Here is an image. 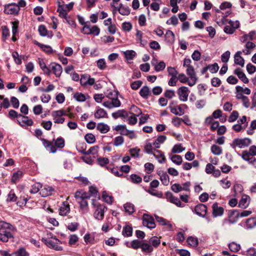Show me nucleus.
Instances as JSON below:
<instances>
[{
  "mask_svg": "<svg viewBox=\"0 0 256 256\" xmlns=\"http://www.w3.org/2000/svg\"><path fill=\"white\" fill-rule=\"evenodd\" d=\"M130 181L134 184H138L142 180V178L136 174H132L130 176Z\"/></svg>",
  "mask_w": 256,
  "mask_h": 256,
  "instance_id": "57",
  "label": "nucleus"
},
{
  "mask_svg": "<svg viewBox=\"0 0 256 256\" xmlns=\"http://www.w3.org/2000/svg\"><path fill=\"white\" fill-rule=\"evenodd\" d=\"M74 98L78 102H83L86 100V96L82 93L76 92L74 94Z\"/></svg>",
  "mask_w": 256,
  "mask_h": 256,
  "instance_id": "58",
  "label": "nucleus"
},
{
  "mask_svg": "<svg viewBox=\"0 0 256 256\" xmlns=\"http://www.w3.org/2000/svg\"><path fill=\"white\" fill-rule=\"evenodd\" d=\"M154 150L156 149L153 148L152 144L150 142L146 143L144 146V151L147 154H152Z\"/></svg>",
  "mask_w": 256,
  "mask_h": 256,
  "instance_id": "59",
  "label": "nucleus"
},
{
  "mask_svg": "<svg viewBox=\"0 0 256 256\" xmlns=\"http://www.w3.org/2000/svg\"><path fill=\"white\" fill-rule=\"evenodd\" d=\"M242 52L238 51L234 54V63L236 64L240 65V66L243 67L244 64V60L241 56V54Z\"/></svg>",
  "mask_w": 256,
  "mask_h": 256,
  "instance_id": "27",
  "label": "nucleus"
},
{
  "mask_svg": "<svg viewBox=\"0 0 256 256\" xmlns=\"http://www.w3.org/2000/svg\"><path fill=\"white\" fill-rule=\"evenodd\" d=\"M168 74L172 77H177L178 72L174 67L169 66L167 68Z\"/></svg>",
  "mask_w": 256,
  "mask_h": 256,
  "instance_id": "61",
  "label": "nucleus"
},
{
  "mask_svg": "<svg viewBox=\"0 0 256 256\" xmlns=\"http://www.w3.org/2000/svg\"><path fill=\"white\" fill-rule=\"evenodd\" d=\"M212 216L214 218L222 216L224 212V209L222 206H219L217 203L212 204Z\"/></svg>",
  "mask_w": 256,
  "mask_h": 256,
  "instance_id": "20",
  "label": "nucleus"
},
{
  "mask_svg": "<svg viewBox=\"0 0 256 256\" xmlns=\"http://www.w3.org/2000/svg\"><path fill=\"white\" fill-rule=\"evenodd\" d=\"M132 234V228L131 226L128 225H126L124 226L122 235L124 237H130Z\"/></svg>",
  "mask_w": 256,
  "mask_h": 256,
  "instance_id": "35",
  "label": "nucleus"
},
{
  "mask_svg": "<svg viewBox=\"0 0 256 256\" xmlns=\"http://www.w3.org/2000/svg\"><path fill=\"white\" fill-rule=\"evenodd\" d=\"M4 8V12L6 14L18 15L20 10L14 2L5 4Z\"/></svg>",
  "mask_w": 256,
  "mask_h": 256,
  "instance_id": "6",
  "label": "nucleus"
},
{
  "mask_svg": "<svg viewBox=\"0 0 256 256\" xmlns=\"http://www.w3.org/2000/svg\"><path fill=\"white\" fill-rule=\"evenodd\" d=\"M42 241L50 248L58 251L62 250V248L60 246L61 244V242L56 238V236L54 238L51 237L50 238H42Z\"/></svg>",
  "mask_w": 256,
  "mask_h": 256,
  "instance_id": "4",
  "label": "nucleus"
},
{
  "mask_svg": "<svg viewBox=\"0 0 256 256\" xmlns=\"http://www.w3.org/2000/svg\"><path fill=\"white\" fill-rule=\"evenodd\" d=\"M50 68L56 77H60L62 74V68L60 64L53 63L51 64Z\"/></svg>",
  "mask_w": 256,
  "mask_h": 256,
  "instance_id": "24",
  "label": "nucleus"
},
{
  "mask_svg": "<svg viewBox=\"0 0 256 256\" xmlns=\"http://www.w3.org/2000/svg\"><path fill=\"white\" fill-rule=\"evenodd\" d=\"M130 155L134 158H138L139 157V153L140 152V149L137 148H130L129 150Z\"/></svg>",
  "mask_w": 256,
  "mask_h": 256,
  "instance_id": "60",
  "label": "nucleus"
},
{
  "mask_svg": "<svg viewBox=\"0 0 256 256\" xmlns=\"http://www.w3.org/2000/svg\"><path fill=\"white\" fill-rule=\"evenodd\" d=\"M144 168L146 172L150 174L154 170V166L152 163L147 162L144 164Z\"/></svg>",
  "mask_w": 256,
  "mask_h": 256,
  "instance_id": "64",
  "label": "nucleus"
},
{
  "mask_svg": "<svg viewBox=\"0 0 256 256\" xmlns=\"http://www.w3.org/2000/svg\"><path fill=\"white\" fill-rule=\"evenodd\" d=\"M184 150L185 148L182 146V144H176L173 146L172 150V152L174 154H179L182 152Z\"/></svg>",
  "mask_w": 256,
  "mask_h": 256,
  "instance_id": "48",
  "label": "nucleus"
},
{
  "mask_svg": "<svg viewBox=\"0 0 256 256\" xmlns=\"http://www.w3.org/2000/svg\"><path fill=\"white\" fill-rule=\"evenodd\" d=\"M142 224L150 229L154 228L156 224L152 217L148 214H144L142 218Z\"/></svg>",
  "mask_w": 256,
  "mask_h": 256,
  "instance_id": "12",
  "label": "nucleus"
},
{
  "mask_svg": "<svg viewBox=\"0 0 256 256\" xmlns=\"http://www.w3.org/2000/svg\"><path fill=\"white\" fill-rule=\"evenodd\" d=\"M85 140L88 144H93L96 141L95 136L92 134H87L84 136Z\"/></svg>",
  "mask_w": 256,
  "mask_h": 256,
  "instance_id": "55",
  "label": "nucleus"
},
{
  "mask_svg": "<svg viewBox=\"0 0 256 256\" xmlns=\"http://www.w3.org/2000/svg\"><path fill=\"white\" fill-rule=\"evenodd\" d=\"M124 54L127 60H132L136 56V54L133 50H128L124 52Z\"/></svg>",
  "mask_w": 256,
  "mask_h": 256,
  "instance_id": "42",
  "label": "nucleus"
},
{
  "mask_svg": "<svg viewBox=\"0 0 256 256\" xmlns=\"http://www.w3.org/2000/svg\"><path fill=\"white\" fill-rule=\"evenodd\" d=\"M234 74L238 77V78L244 84L248 82V80L246 74L242 71L240 68H236L234 72Z\"/></svg>",
  "mask_w": 256,
  "mask_h": 256,
  "instance_id": "28",
  "label": "nucleus"
},
{
  "mask_svg": "<svg viewBox=\"0 0 256 256\" xmlns=\"http://www.w3.org/2000/svg\"><path fill=\"white\" fill-rule=\"evenodd\" d=\"M165 38L168 43L172 44L174 42V34L172 31L168 30L165 34Z\"/></svg>",
  "mask_w": 256,
  "mask_h": 256,
  "instance_id": "36",
  "label": "nucleus"
},
{
  "mask_svg": "<svg viewBox=\"0 0 256 256\" xmlns=\"http://www.w3.org/2000/svg\"><path fill=\"white\" fill-rule=\"evenodd\" d=\"M17 122L22 126H31L33 124V121L32 119L29 118L28 116L21 115L19 116Z\"/></svg>",
  "mask_w": 256,
  "mask_h": 256,
  "instance_id": "15",
  "label": "nucleus"
},
{
  "mask_svg": "<svg viewBox=\"0 0 256 256\" xmlns=\"http://www.w3.org/2000/svg\"><path fill=\"white\" fill-rule=\"evenodd\" d=\"M166 196L167 200L175 204L178 207H184V204H182L180 200L176 197H175L170 192H166Z\"/></svg>",
  "mask_w": 256,
  "mask_h": 256,
  "instance_id": "14",
  "label": "nucleus"
},
{
  "mask_svg": "<svg viewBox=\"0 0 256 256\" xmlns=\"http://www.w3.org/2000/svg\"><path fill=\"white\" fill-rule=\"evenodd\" d=\"M112 115L115 119L118 118H126L128 117V114L127 112L124 110H118V111L113 112Z\"/></svg>",
  "mask_w": 256,
  "mask_h": 256,
  "instance_id": "31",
  "label": "nucleus"
},
{
  "mask_svg": "<svg viewBox=\"0 0 256 256\" xmlns=\"http://www.w3.org/2000/svg\"><path fill=\"white\" fill-rule=\"evenodd\" d=\"M190 91L186 86H181L178 88L177 93L178 96L179 100L182 102H186Z\"/></svg>",
  "mask_w": 256,
  "mask_h": 256,
  "instance_id": "8",
  "label": "nucleus"
},
{
  "mask_svg": "<svg viewBox=\"0 0 256 256\" xmlns=\"http://www.w3.org/2000/svg\"><path fill=\"white\" fill-rule=\"evenodd\" d=\"M140 248L143 252L146 253H150L154 250L150 244L144 242H142Z\"/></svg>",
  "mask_w": 256,
  "mask_h": 256,
  "instance_id": "40",
  "label": "nucleus"
},
{
  "mask_svg": "<svg viewBox=\"0 0 256 256\" xmlns=\"http://www.w3.org/2000/svg\"><path fill=\"white\" fill-rule=\"evenodd\" d=\"M211 151L215 155H220L222 153V148L217 145L213 144L211 146Z\"/></svg>",
  "mask_w": 256,
  "mask_h": 256,
  "instance_id": "51",
  "label": "nucleus"
},
{
  "mask_svg": "<svg viewBox=\"0 0 256 256\" xmlns=\"http://www.w3.org/2000/svg\"><path fill=\"white\" fill-rule=\"evenodd\" d=\"M102 198L108 204H110L112 202L113 198L108 195L106 192H104L102 194Z\"/></svg>",
  "mask_w": 256,
  "mask_h": 256,
  "instance_id": "63",
  "label": "nucleus"
},
{
  "mask_svg": "<svg viewBox=\"0 0 256 256\" xmlns=\"http://www.w3.org/2000/svg\"><path fill=\"white\" fill-rule=\"evenodd\" d=\"M142 241H140L138 240H134L131 242V248H132L134 250H137L139 248H141V245L142 244Z\"/></svg>",
  "mask_w": 256,
  "mask_h": 256,
  "instance_id": "54",
  "label": "nucleus"
},
{
  "mask_svg": "<svg viewBox=\"0 0 256 256\" xmlns=\"http://www.w3.org/2000/svg\"><path fill=\"white\" fill-rule=\"evenodd\" d=\"M187 242L189 245L195 247L198 244V240L196 238L189 236L187 239Z\"/></svg>",
  "mask_w": 256,
  "mask_h": 256,
  "instance_id": "50",
  "label": "nucleus"
},
{
  "mask_svg": "<svg viewBox=\"0 0 256 256\" xmlns=\"http://www.w3.org/2000/svg\"><path fill=\"white\" fill-rule=\"evenodd\" d=\"M228 248L231 252H236L239 251L240 249V245L235 242H232L228 244Z\"/></svg>",
  "mask_w": 256,
  "mask_h": 256,
  "instance_id": "45",
  "label": "nucleus"
},
{
  "mask_svg": "<svg viewBox=\"0 0 256 256\" xmlns=\"http://www.w3.org/2000/svg\"><path fill=\"white\" fill-rule=\"evenodd\" d=\"M92 204L96 210L94 213V218L98 220H102L104 219V212L106 210V207L104 205L100 204L96 200H92Z\"/></svg>",
  "mask_w": 256,
  "mask_h": 256,
  "instance_id": "3",
  "label": "nucleus"
},
{
  "mask_svg": "<svg viewBox=\"0 0 256 256\" xmlns=\"http://www.w3.org/2000/svg\"><path fill=\"white\" fill-rule=\"evenodd\" d=\"M16 228L10 223L4 221H0V241L7 242L9 238H13L12 232Z\"/></svg>",
  "mask_w": 256,
  "mask_h": 256,
  "instance_id": "1",
  "label": "nucleus"
},
{
  "mask_svg": "<svg viewBox=\"0 0 256 256\" xmlns=\"http://www.w3.org/2000/svg\"><path fill=\"white\" fill-rule=\"evenodd\" d=\"M78 150L84 154H92V155H95L98 153V146H92L88 150H86V144L85 143L83 142L80 144V146H76Z\"/></svg>",
  "mask_w": 256,
  "mask_h": 256,
  "instance_id": "7",
  "label": "nucleus"
},
{
  "mask_svg": "<svg viewBox=\"0 0 256 256\" xmlns=\"http://www.w3.org/2000/svg\"><path fill=\"white\" fill-rule=\"evenodd\" d=\"M228 22L230 26H224V30L226 34H232L235 30L239 27L240 23L238 21L232 22L231 20H228Z\"/></svg>",
  "mask_w": 256,
  "mask_h": 256,
  "instance_id": "13",
  "label": "nucleus"
},
{
  "mask_svg": "<svg viewBox=\"0 0 256 256\" xmlns=\"http://www.w3.org/2000/svg\"><path fill=\"white\" fill-rule=\"evenodd\" d=\"M124 208L126 212H128L129 214H130L135 212L134 206L132 203H126L124 205Z\"/></svg>",
  "mask_w": 256,
  "mask_h": 256,
  "instance_id": "44",
  "label": "nucleus"
},
{
  "mask_svg": "<svg viewBox=\"0 0 256 256\" xmlns=\"http://www.w3.org/2000/svg\"><path fill=\"white\" fill-rule=\"evenodd\" d=\"M103 106L108 108L109 109L112 108H118L120 106L121 102L118 100V97L110 99V100L104 101L102 103Z\"/></svg>",
  "mask_w": 256,
  "mask_h": 256,
  "instance_id": "9",
  "label": "nucleus"
},
{
  "mask_svg": "<svg viewBox=\"0 0 256 256\" xmlns=\"http://www.w3.org/2000/svg\"><path fill=\"white\" fill-rule=\"evenodd\" d=\"M158 174L160 176V180L164 186H168L170 183L169 176L166 172L158 171Z\"/></svg>",
  "mask_w": 256,
  "mask_h": 256,
  "instance_id": "25",
  "label": "nucleus"
},
{
  "mask_svg": "<svg viewBox=\"0 0 256 256\" xmlns=\"http://www.w3.org/2000/svg\"><path fill=\"white\" fill-rule=\"evenodd\" d=\"M38 62L39 66L42 70L43 71L44 74L50 75L51 73V70L50 68L46 66L44 60L42 58H39Z\"/></svg>",
  "mask_w": 256,
  "mask_h": 256,
  "instance_id": "30",
  "label": "nucleus"
},
{
  "mask_svg": "<svg viewBox=\"0 0 256 256\" xmlns=\"http://www.w3.org/2000/svg\"><path fill=\"white\" fill-rule=\"evenodd\" d=\"M155 218L156 221L160 224L162 226L169 225L170 226H172V225L169 224V222L164 218L158 216H155Z\"/></svg>",
  "mask_w": 256,
  "mask_h": 256,
  "instance_id": "56",
  "label": "nucleus"
},
{
  "mask_svg": "<svg viewBox=\"0 0 256 256\" xmlns=\"http://www.w3.org/2000/svg\"><path fill=\"white\" fill-rule=\"evenodd\" d=\"M139 94L143 98L148 99L151 94V90L148 86H144L141 88Z\"/></svg>",
  "mask_w": 256,
  "mask_h": 256,
  "instance_id": "26",
  "label": "nucleus"
},
{
  "mask_svg": "<svg viewBox=\"0 0 256 256\" xmlns=\"http://www.w3.org/2000/svg\"><path fill=\"white\" fill-rule=\"evenodd\" d=\"M186 72L190 78V81L188 82V84L190 86H192L196 84L198 80L193 66H192L186 68Z\"/></svg>",
  "mask_w": 256,
  "mask_h": 256,
  "instance_id": "10",
  "label": "nucleus"
},
{
  "mask_svg": "<svg viewBox=\"0 0 256 256\" xmlns=\"http://www.w3.org/2000/svg\"><path fill=\"white\" fill-rule=\"evenodd\" d=\"M80 84L83 86H92L95 82L94 78H91L89 74H84L81 76L80 80Z\"/></svg>",
  "mask_w": 256,
  "mask_h": 256,
  "instance_id": "11",
  "label": "nucleus"
},
{
  "mask_svg": "<svg viewBox=\"0 0 256 256\" xmlns=\"http://www.w3.org/2000/svg\"><path fill=\"white\" fill-rule=\"evenodd\" d=\"M35 44L38 46L42 50L48 54H52V50L51 46H50L45 45L38 42H36Z\"/></svg>",
  "mask_w": 256,
  "mask_h": 256,
  "instance_id": "39",
  "label": "nucleus"
},
{
  "mask_svg": "<svg viewBox=\"0 0 256 256\" xmlns=\"http://www.w3.org/2000/svg\"><path fill=\"white\" fill-rule=\"evenodd\" d=\"M228 218L232 221H234L235 224L238 222V216L237 214L236 210H232L228 214Z\"/></svg>",
  "mask_w": 256,
  "mask_h": 256,
  "instance_id": "46",
  "label": "nucleus"
},
{
  "mask_svg": "<svg viewBox=\"0 0 256 256\" xmlns=\"http://www.w3.org/2000/svg\"><path fill=\"white\" fill-rule=\"evenodd\" d=\"M150 244L152 246V248H156L160 244V238L157 236H152L149 240Z\"/></svg>",
  "mask_w": 256,
  "mask_h": 256,
  "instance_id": "41",
  "label": "nucleus"
},
{
  "mask_svg": "<svg viewBox=\"0 0 256 256\" xmlns=\"http://www.w3.org/2000/svg\"><path fill=\"white\" fill-rule=\"evenodd\" d=\"M256 226V220L252 218H248L246 222V227L247 229H251Z\"/></svg>",
  "mask_w": 256,
  "mask_h": 256,
  "instance_id": "47",
  "label": "nucleus"
},
{
  "mask_svg": "<svg viewBox=\"0 0 256 256\" xmlns=\"http://www.w3.org/2000/svg\"><path fill=\"white\" fill-rule=\"evenodd\" d=\"M79 194H77L76 198L78 202L80 204V208L82 210V214H86L88 212V202L86 200L82 199L80 198Z\"/></svg>",
  "mask_w": 256,
  "mask_h": 256,
  "instance_id": "16",
  "label": "nucleus"
},
{
  "mask_svg": "<svg viewBox=\"0 0 256 256\" xmlns=\"http://www.w3.org/2000/svg\"><path fill=\"white\" fill-rule=\"evenodd\" d=\"M172 113L177 116H182L184 114V111L180 106L170 107Z\"/></svg>",
  "mask_w": 256,
  "mask_h": 256,
  "instance_id": "43",
  "label": "nucleus"
},
{
  "mask_svg": "<svg viewBox=\"0 0 256 256\" xmlns=\"http://www.w3.org/2000/svg\"><path fill=\"white\" fill-rule=\"evenodd\" d=\"M96 128L102 134L107 133L110 129V126L108 124L102 122L98 124Z\"/></svg>",
  "mask_w": 256,
  "mask_h": 256,
  "instance_id": "32",
  "label": "nucleus"
},
{
  "mask_svg": "<svg viewBox=\"0 0 256 256\" xmlns=\"http://www.w3.org/2000/svg\"><path fill=\"white\" fill-rule=\"evenodd\" d=\"M55 192L54 188L49 186H45L44 188L40 190V194L42 197H46L52 195Z\"/></svg>",
  "mask_w": 256,
  "mask_h": 256,
  "instance_id": "19",
  "label": "nucleus"
},
{
  "mask_svg": "<svg viewBox=\"0 0 256 256\" xmlns=\"http://www.w3.org/2000/svg\"><path fill=\"white\" fill-rule=\"evenodd\" d=\"M134 108L135 109L134 112H137L138 114L136 115L132 114V115L131 116H128V117H127L128 118L127 120L128 122V124L130 125H134L136 124L138 122L136 116H138L140 114H142V112L139 108H138L136 106H134Z\"/></svg>",
  "mask_w": 256,
  "mask_h": 256,
  "instance_id": "21",
  "label": "nucleus"
},
{
  "mask_svg": "<svg viewBox=\"0 0 256 256\" xmlns=\"http://www.w3.org/2000/svg\"><path fill=\"white\" fill-rule=\"evenodd\" d=\"M238 112L237 111L234 110L232 112L231 114L228 118V122H232L236 121L238 117Z\"/></svg>",
  "mask_w": 256,
  "mask_h": 256,
  "instance_id": "62",
  "label": "nucleus"
},
{
  "mask_svg": "<svg viewBox=\"0 0 256 256\" xmlns=\"http://www.w3.org/2000/svg\"><path fill=\"white\" fill-rule=\"evenodd\" d=\"M166 140V136L164 135H160L158 137L156 140L153 143V146L156 148H160V144L164 143Z\"/></svg>",
  "mask_w": 256,
  "mask_h": 256,
  "instance_id": "33",
  "label": "nucleus"
},
{
  "mask_svg": "<svg viewBox=\"0 0 256 256\" xmlns=\"http://www.w3.org/2000/svg\"><path fill=\"white\" fill-rule=\"evenodd\" d=\"M42 144L46 148L50 150L52 153H55L56 152L57 148H62L64 146V140L62 137H59L54 140V146L52 143L50 142L48 140L42 138Z\"/></svg>",
  "mask_w": 256,
  "mask_h": 256,
  "instance_id": "2",
  "label": "nucleus"
},
{
  "mask_svg": "<svg viewBox=\"0 0 256 256\" xmlns=\"http://www.w3.org/2000/svg\"><path fill=\"white\" fill-rule=\"evenodd\" d=\"M70 210V206L67 202H62V206L60 207L59 210L60 214L62 216H66L69 213Z\"/></svg>",
  "mask_w": 256,
  "mask_h": 256,
  "instance_id": "29",
  "label": "nucleus"
},
{
  "mask_svg": "<svg viewBox=\"0 0 256 256\" xmlns=\"http://www.w3.org/2000/svg\"><path fill=\"white\" fill-rule=\"evenodd\" d=\"M94 117L96 118H106L107 112L103 108H98L94 113Z\"/></svg>",
  "mask_w": 256,
  "mask_h": 256,
  "instance_id": "37",
  "label": "nucleus"
},
{
  "mask_svg": "<svg viewBox=\"0 0 256 256\" xmlns=\"http://www.w3.org/2000/svg\"><path fill=\"white\" fill-rule=\"evenodd\" d=\"M251 142L250 139L248 138H237L232 140V142L230 144V146L234 149H235L236 148H244L250 146Z\"/></svg>",
  "mask_w": 256,
  "mask_h": 256,
  "instance_id": "5",
  "label": "nucleus"
},
{
  "mask_svg": "<svg viewBox=\"0 0 256 256\" xmlns=\"http://www.w3.org/2000/svg\"><path fill=\"white\" fill-rule=\"evenodd\" d=\"M23 172L21 170H18L14 172L11 179V182L14 184L18 182L20 180L22 177Z\"/></svg>",
  "mask_w": 256,
  "mask_h": 256,
  "instance_id": "34",
  "label": "nucleus"
},
{
  "mask_svg": "<svg viewBox=\"0 0 256 256\" xmlns=\"http://www.w3.org/2000/svg\"><path fill=\"white\" fill-rule=\"evenodd\" d=\"M196 214L202 218H204L207 212V206L204 204H199L194 208Z\"/></svg>",
  "mask_w": 256,
  "mask_h": 256,
  "instance_id": "17",
  "label": "nucleus"
},
{
  "mask_svg": "<svg viewBox=\"0 0 256 256\" xmlns=\"http://www.w3.org/2000/svg\"><path fill=\"white\" fill-rule=\"evenodd\" d=\"M250 199V197L248 196L246 194L242 195L239 202L238 206L242 208H246L249 205Z\"/></svg>",
  "mask_w": 256,
  "mask_h": 256,
  "instance_id": "23",
  "label": "nucleus"
},
{
  "mask_svg": "<svg viewBox=\"0 0 256 256\" xmlns=\"http://www.w3.org/2000/svg\"><path fill=\"white\" fill-rule=\"evenodd\" d=\"M42 188V185L39 182H36L32 186V188L30 190V192L32 194H36L38 191L40 190V188Z\"/></svg>",
  "mask_w": 256,
  "mask_h": 256,
  "instance_id": "49",
  "label": "nucleus"
},
{
  "mask_svg": "<svg viewBox=\"0 0 256 256\" xmlns=\"http://www.w3.org/2000/svg\"><path fill=\"white\" fill-rule=\"evenodd\" d=\"M52 114L54 118H56V117H61L63 116L66 115L67 114H66V112L64 110L62 109V110H58L54 111L52 112Z\"/></svg>",
  "mask_w": 256,
  "mask_h": 256,
  "instance_id": "53",
  "label": "nucleus"
},
{
  "mask_svg": "<svg viewBox=\"0 0 256 256\" xmlns=\"http://www.w3.org/2000/svg\"><path fill=\"white\" fill-rule=\"evenodd\" d=\"M170 158L171 160L177 165H180L182 162V157L180 155L169 154Z\"/></svg>",
  "mask_w": 256,
  "mask_h": 256,
  "instance_id": "38",
  "label": "nucleus"
},
{
  "mask_svg": "<svg viewBox=\"0 0 256 256\" xmlns=\"http://www.w3.org/2000/svg\"><path fill=\"white\" fill-rule=\"evenodd\" d=\"M111 6L114 8V10H118L119 13L122 16H128L130 14V10L128 6H124L122 4H120L118 8L114 5L111 4Z\"/></svg>",
  "mask_w": 256,
  "mask_h": 256,
  "instance_id": "18",
  "label": "nucleus"
},
{
  "mask_svg": "<svg viewBox=\"0 0 256 256\" xmlns=\"http://www.w3.org/2000/svg\"><path fill=\"white\" fill-rule=\"evenodd\" d=\"M152 155L156 158L158 162L160 164L164 163L166 160L164 152L160 150H154V154Z\"/></svg>",
  "mask_w": 256,
  "mask_h": 256,
  "instance_id": "22",
  "label": "nucleus"
},
{
  "mask_svg": "<svg viewBox=\"0 0 256 256\" xmlns=\"http://www.w3.org/2000/svg\"><path fill=\"white\" fill-rule=\"evenodd\" d=\"M12 56L14 60V62L17 64H22V56H19L18 52H14L12 54Z\"/></svg>",
  "mask_w": 256,
  "mask_h": 256,
  "instance_id": "52",
  "label": "nucleus"
}]
</instances>
